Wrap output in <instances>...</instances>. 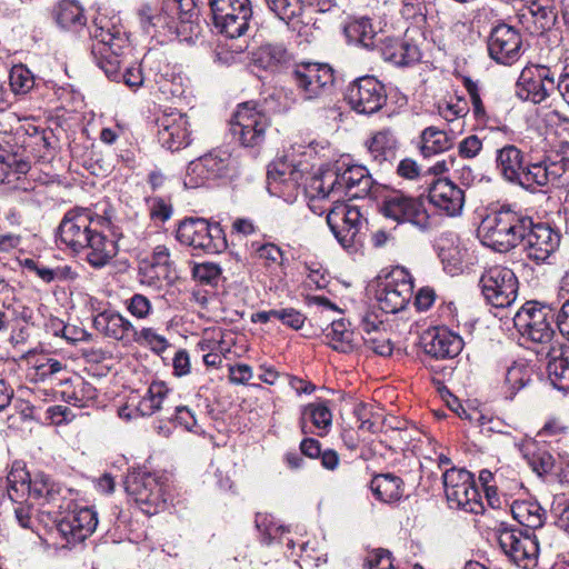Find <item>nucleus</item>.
Returning <instances> with one entry per match:
<instances>
[{"instance_id":"f257e3e1","label":"nucleus","mask_w":569,"mask_h":569,"mask_svg":"<svg viewBox=\"0 0 569 569\" xmlns=\"http://www.w3.org/2000/svg\"><path fill=\"white\" fill-rule=\"evenodd\" d=\"M496 170L508 182L530 188L569 187V142L562 141L543 160L526 164L523 151L507 143L496 150Z\"/></svg>"},{"instance_id":"f03ea898","label":"nucleus","mask_w":569,"mask_h":569,"mask_svg":"<svg viewBox=\"0 0 569 569\" xmlns=\"http://www.w3.org/2000/svg\"><path fill=\"white\" fill-rule=\"evenodd\" d=\"M531 226V218L510 208H502L488 214L478 232L481 242L498 252L513 249Z\"/></svg>"},{"instance_id":"7ed1b4c3","label":"nucleus","mask_w":569,"mask_h":569,"mask_svg":"<svg viewBox=\"0 0 569 569\" xmlns=\"http://www.w3.org/2000/svg\"><path fill=\"white\" fill-rule=\"evenodd\" d=\"M7 493L13 499L32 498L41 506L60 508L62 486L43 472H38L31 478L23 466L14 462L7 476Z\"/></svg>"},{"instance_id":"20e7f679","label":"nucleus","mask_w":569,"mask_h":569,"mask_svg":"<svg viewBox=\"0 0 569 569\" xmlns=\"http://www.w3.org/2000/svg\"><path fill=\"white\" fill-rule=\"evenodd\" d=\"M555 322L557 323V315L553 309L537 301L526 302L513 317V323L519 333L540 346L537 350L538 356L548 351V347L561 346L553 340Z\"/></svg>"},{"instance_id":"39448f33","label":"nucleus","mask_w":569,"mask_h":569,"mask_svg":"<svg viewBox=\"0 0 569 569\" xmlns=\"http://www.w3.org/2000/svg\"><path fill=\"white\" fill-rule=\"evenodd\" d=\"M96 227L107 228L113 236L118 234V227L112 222L111 217L93 216L86 208L69 210L59 224L58 234L61 242L72 251L81 252Z\"/></svg>"},{"instance_id":"423d86ee","label":"nucleus","mask_w":569,"mask_h":569,"mask_svg":"<svg viewBox=\"0 0 569 569\" xmlns=\"http://www.w3.org/2000/svg\"><path fill=\"white\" fill-rule=\"evenodd\" d=\"M232 139L244 148H256L264 142L271 121L254 102L240 104L230 120Z\"/></svg>"},{"instance_id":"0eeeda50","label":"nucleus","mask_w":569,"mask_h":569,"mask_svg":"<svg viewBox=\"0 0 569 569\" xmlns=\"http://www.w3.org/2000/svg\"><path fill=\"white\" fill-rule=\"evenodd\" d=\"M176 237L180 243L206 254L219 253L227 248L221 226L219 223H210L202 218H188L181 221Z\"/></svg>"},{"instance_id":"6e6552de","label":"nucleus","mask_w":569,"mask_h":569,"mask_svg":"<svg viewBox=\"0 0 569 569\" xmlns=\"http://www.w3.org/2000/svg\"><path fill=\"white\" fill-rule=\"evenodd\" d=\"M291 80L302 100L316 101L329 94L335 77L329 64L303 61L293 67Z\"/></svg>"},{"instance_id":"1a4fd4ad","label":"nucleus","mask_w":569,"mask_h":569,"mask_svg":"<svg viewBox=\"0 0 569 569\" xmlns=\"http://www.w3.org/2000/svg\"><path fill=\"white\" fill-rule=\"evenodd\" d=\"M481 295L495 308L511 306L518 295V280L513 271L496 264L483 270L479 279Z\"/></svg>"},{"instance_id":"9d476101","label":"nucleus","mask_w":569,"mask_h":569,"mask_svg":"<svg viewBox=\"0 0 569 569\" xmlns=\"http://www.w3.org/2000/svg\"><path fill=\"white\" fill-rule=\"evenodd\" d=\"M445 493L450 508L481 513L483 503L472 475L465 469L450 468L443 476Z\"/></svg>"},{"instance_id":"9b49d317","label":"nucleus","mask_w":569,"mask_h":569,"mask_svg":"<svg viewBox=\"0 0 569 569\" xmlns=\"http://www.w3.org/2000/svg\"><path fill=\"white\" fill-rule=\"evenodd\" d=\"M126 492L148 515L157 513L164 503L162 477L142 470L130 471L124 479Z\"/></svg>"},{"instance_id":"f8f14e48","label":"nucleus","mask_w":569,"mask_h":569,"mask_svg":"<svg viewBox=\"0 0 569 569\" xmlns=\"http://www.w3.org/2000/svg\"><path fill=\"white\" fill-rule=\"evenodd\" d=\"M413 281L403 267L393 268L378 286L376 299L383 313H397L405 309L412 297Z\"/></svg>"},{"instance_id":"ddd939ff","label":"nucleus","mask_w":569,"mask_h":569,"mask_svg":"<svg viewBox=\"0 0 569 569\" xmlns=\"http://www.w3.org/2000/svg\"><path fill=\"white\" fill-rule=\"evenodd\" d=\"M214 27L228 38L246 33L252 18L250 0H209Z\"/></svg>"},{"instance_id":"4468645a","label":"nucleus","mask_w":569,"mask_h":569,"mask_svg":"<svg viewBox=\"0 0 569 569\" xmlns=\"http://www.w3.org/2000/svg\"><path fill=\"white\" fill-rule=\"evenodd\" d=\"M557 72L546 64L526 66L516 82V94L535 104L545 102L556 90Z\"/></svg>"},{"instance_id":"2eb2a0df","label":"nucleus","mask_w":569,"mask_h":569,"mask_svg":"<svg viewBox=\"0 0 569 569\" xmlns=\"http://www.w3.org/2000/svg\"><path fill=\"white\" fill-rule=\"evenodd\" d=\"M382 214L397 223H409L419 230L430 227V216L421 197H411L402 192L386 196L381 203Z\"/></svg>"},{"instance_id":"dca6fc26","label":"nucleus","mask_w":569,"mask_h":569,"mask_svg":"<svg viewBox=\"0 0 569 569\" xmlns=\"http://www.w3.org/2000/svg\"><path fill=\"white\" fill-rule=\"evenodd\" d=\"M92 37L91 54L97 66L109 79L118 81L120 78L119 56L123 43L120 31L116 28L110 29L102 24H96Z\"/></svg>"},{"instance_id":"f3484780","label":"nucleus","mask_w":569,"mask_h":569,"mask_svg":"<svg viewBox=\"0 0 569 569\" xmlns=\"http://www.w3.org/2000/svg\"><path fill=\"white\" fill-rule=\"evenodd\" d=\"M346 99L356 112L373 114L386 104L387 91L376 77L365 76L348 86Z\"/></svg>"},{"instance_id":"a211bd4d","label":"nucleus","mask_w":569,"mask_h":569,"mask_svg":"<svg viewBox=\"0 0 569 569\" xmlns=\"http://www.w3.org/2000/svg\"><path fill=\"white\" fill-rule=\"evenodd\" d=\"M367 220L358 207L339 200L327 214V223L343 248H350L365 227Z\"/></svg>"},{"instance_id":"6ab92c4d","label":"nucleus","mask_w":569,"mask_h":569,"mask_svg":"<svg viewBox=\"0 0 569 569\" xmlns=\"http://www.w3.org/2000/svg\"><path fill=\"white\" fill-rule=\"evenodd\" d=\"M502 551L518 566L523 569L536 565L539 546L537 537L521 530L505 529L498 537Z\"/></svg>"},{"instance_id":"aec40b11","label":"nucleus","mask_w":569,"mask_h":569,"mask_svg":"<svg viewBox=\"0 0 569 569\" xmlns=\"http://www.w3.org/2000/svg\"><path fill=\"white\" fill-rule=\"evenodd\" d=\"M523 251L529 260L545 263L557 251L560 244V234L545 223H533L526 230L520 240Z\"/></svg>"},{"instance_id":"412c9836","label":"nucleus","mask_w":569,"mask_h":569,"mask_svg":"<svg viewBox=\"0 0 569 569\" xmlns=\"http://www.w3.org/2000/svg\"><path fill=\"white\" fill-rule=\"evenodd\" d=\"M522 38L516 28L500 23L492 28L488 38L489 56L498 63L511 66L521 56Z\"/></svg>"},{"instance_id":"4be33fe9","label":"nucleus","mask_w":569,"mask_h":569,"mask_svg":"<svg viewBox=\"0 0 569 569\" xmlns=\"http://www.w3.org/2000/svg\"><path fill=\"white\" fill-rule=\"evenodd\" d=\"M158 141L170 150L179 151L191 142L189 117L177 110L164 112L157 119Z\"/></svg>"},{"instance_id":"5701e85b","label":"nucleus","mask_w":569,"mask_h":569,"mask_svg":"<svg viewBox=\"0 0 569 569\" xmlns=\"http://www.w3.org/2000/svg\"><path fill=\"white\" fill-rule=\"evenodd\" d=\"M429 202L442 214L457 217L465 206V191L449 179H437L428 188Z\"/></svg>"},{"instance_id":"b1692460","label":"nucleus","mask_w":569,"mask_h":569,"mask_svg":"<svg viewBox=\"0 0 569 569\" xmlns=\"http://www.w3.org/2000/svg\"><path fill=\"white\" fill-rule=\"evenodd\" d=\"M97 525V512L86 507L67 515L57 522L56 527L67 543L76 545L91 536Z\"/></svg>"},{"instance_id":"393cba45","label":"nucleus","mask_w":569,"mask_h":569,"mask_svg":"<svg viewBox=\"0 0 569 569\" xmlns=\"http://www.w3.org/2000/svg\"><path fill=\"white\" fill-rule=\"evenodd\" d=\"M121 232L118 229V234L113 236L107 228L96 227L84 243L86 258L90 266L94 268H102L108 264L118 253V239Z\"/></svg>"},{"instance_id":"a878e982","label":"nucleus","mask_w":569,"mask_h":569,"mask_svg":"<svg viewBox=\"0 0 569 569\" xmlns=\"http://www.w3.org/2000/svg\"><path fill=\"white\" fill-rule=\"evenodd\" d=\"M422 346L425 352L436 359H452L461 352L463 341L447 329H436L422 337Z\"/></svg>"},{"instance_id":"bb28decb","label":"nucleus","mask_w":569,"mask_h":569,"mask_svg":"<svg viewBox=\"0 0 569 569\" xmlns=\"http://www.w3.org/2000/svg\"><path fill=\"white\" fill-rule=\"evenodd\" d=\"M93 326L103 336L120 341L124 347L131 346L136 327L120 312L102 311L94 317Z\"/></svg>"},{"instance_id":"cd10ccee","label":"nucleus","mask_w":569,"mask_h":569,"mask_svg":"<svg viewBox=\"0 0 569 569\" xmlns=\"http://www.w3.org/2000/svg\"><path fill=\"white\" fill-rule=\"evenodd\" d=\"M366 147L371 161L378 167H383L396 160L400 143L391 129L383 128L367 140Z\"/></svg>"},{"instance_id":"c85d7f7f","label":"nucleus","mask_w":569,"mask_h":569,"mask_svg":"<svg viewBox=\"0 0 569 569\" xmlns=\"http://www.w3.org/2000/svg\"><path fill=\"white\" fill-rule=\"evenodd\" d=\"M339 187L341 191V200L345 197L349 198H363L366 197L373 184V180L363 166L353 164L346 168L343 171H337Z\"/></svg>"},{"instance_id":"c756f323","label":"nucleus","mask_w":569,"mask_h":569,"mask_svg":"<svg viewBox=\"0 0 569 569\" xmlns=\"http://www.w3.org/2000/svg\"><path fill=\"white\" fill-rule=\"evenodd\" d=\"M291 59V53L282 43H264L251 53L252 64L271 73L287 68Z\"/></svg>"},{"instance_id":"7c9ffc66","label":"nucleus","mask_w":569,"mask_h":569,"mask_svg":"<svg viewBox=\"0 0 569 569\" xmlns=\"http://www.w3.org/2000/svg\"><path fill=\"white\" fill-rule=\"evenodd\" d=\"M540 359L547 360V371L550 385L557 389V391H569V366L561 346L548 347Z\"/></svg>"},{"instance_id":"2f4dec72","label":"nucleus","mask_w":569,"mask_h":569,"mask_svg":"<svg viewBox=\"0 0 569 569\" xmlns=\"http://www.w3.org/2000/svg\"><path fill=\"white\" fill-rule=\"evenodd\" d=\"M343 32L351 43L360 44L363 48H373L377 46V32L373 29L371 20L367 17L350 19L345 24Z\"/></svg>"},{"instance_id":"473e14b6","label":"nucleus","mask_w":569,"mask_h":569,"mask_svg":"<svg viewBox=\"0 0 569 569\" xmlns=\"http://www.w3.org/2000/svg\"><path fill=\"white\" fill-rule=\"evenodd\" d=\"M202 159L210 179L232 178L238 173L237 160L226 150H213Z\"/></svg>"},{"instance_id":"72a5a7b5","label":"nucleus","mask_w":569,"mask_h":569,"mask_svg":"<svg viewBox=\"0 0 569 569\" xmlns=\"http://www.w3.org/2000/svg\"><path fill=\"white\" fill-rule=\"evenodd\" d=\"M308 192L311 198L328 199L332 203L341 200L337 171L328 170L320 176H315L308 184Z\"/></svg>"},{"instance_id":"f704fd0d","label":"nucleus","mask_w":569,"mask_h":569,"mask_svg":"<svg viewBox=\"0 0 569 569\" xmlns=\"http://www.w3.org/2000/svg\"><path fill=\"white\" fill-rule=\"evenodd\" d=\"M327 343L336 351L348 353L355 348L353 332L343 319H335L325 330Z\"/></svg>"},{"instance_id":"c9c22d12","label":"nucleus","mask_w":569,"mask_h":569,"mask_svg":"<svg viewBox=\"0 0 569 569\" xmlns=\"http://www.w3.org/2000/svg\"><path fill=\"white\" fill-rule=\"evenodd\" d=\"M259 378L269 386L291 391H316V386L310 381L292 377L288 373H281L273 368H261Z\"/></svg>"},{"instance_id":"e433bc0d","label":"nucleus","mask_w":569,"mask_h":569,"mask_svg":"<svg viewBox=\"0 0 569 569\" xmlns=\"http://www.w3.org/2000/svg\"><path fill=\"white\" fill-rule=\"evenodd\" d=\"M402 480L393 475H378L370 482V489L377 499L382 502L398 501L402 493Z\"/></svg>"},{"instance_id":"4c0bfd02","label":"nucleus","mask_w":569,"mask_h":569,"mask_svg":"<svg viewBox=\"0 0 569 569\" xmlns=\"http://www.w3.org/2000/svg\"><path fill=\"white\" fill-rule=\"evenodd\" d=\"M511 512L513 518L528 529L541 528L546 519V511L536 501H516Z\"/></svg>"},{"instance_id":"58836bf2","label":"nucleus","mask_w":569,"mask_h":569,"mask_svg":"<svg viewBox=\"0 0 569 569\" xmlns=\"http://www.w3.org/2000/svg\"><path fill=\"white\" fill-rule=\"evenodd\" d=\"M56 20L63 29L78 30L86 24L83 9L74 0H61L56 9Z\"/></svg>"},{"instance_id":"ea45409f","label":"nucleus","mask_w":569,"mask_h":569,"mask_svg":"<svg viewBox=\"0 0 569 569\" xmlns=\"http://www.w3.org/2000/svg\"><path fill=\"white\" fill-rule=\"evenodd\" d=\"M420 139V152L425 158L440 154L449 150L452 146L448 134L435 127L426 128Z\"/></svg>"},{"instance_id":"a19ab883","label":"nucleus","mask_w":569,"mask_h":569,"mask_svg":"<svg viewBox=\"0 0 569 569\" xmlns=\"http://www.w3.org/2000/svg\"><path fill=\"white\" fill-rule=\"evenodd\" d=\"M386 60L397 66H408L419 58L416 46L409 44L401 40H392L382 49Z\"/></svg>"},{"instance_id":"79ce46f5","label":"nucleus","mask_w":569,"mask_h":569,"mask_svg":"<svg viewBox=\"0 0 569 569\" xmlns=\"http://www.w3.org/2000/svg\"><path fill=\"white\" fill-rule=\"evenodd\" d=\"M267 176L269 190H271L272 186L278 182L297 184L301 172L287 159H278L269 164Z\"/></svg>"},{"instance_id":"37998d69","label":"nucleus","mask_w":569,"mask_h":569,"mask_svg":"<svg viewBox=\"0 0 569 569\" xmlns=\"http://www.w3.org/2000/svg\"><path fill=\"white\" fill-rule=\"evenodd\" d=\"M164 395L166 393H144L140 396L138 393L136 397H131L129 399L130 402L119 410V415L120 417L130 418L131 413L127 412V410L132 406L140 416H151L160 408Z\"/></svg>"},{"instance_id":"c03bdc74","label":"nucleus","mask_w":569,"mask_h":569,"mask_svg":"<svg viewBox=\"0 0 569 569\" xmlns=\"http://www.w3.org/2000/svg\"><path fill=\"white\" fill-rule=\"evenodd\" d=\"M132 343L148 348L157 355H162L170 346L168 339L159 335L151 327H144L141 330H137L136 328L131 339V345Z\"/></svg>"},{"instance_id":"a18cd8bd","label":"nucleus","mask_w":569,"mask_h":569,"mask_svg":"<svg viewBox=\"0 0 569 569\" xmlns=\"http://www.w3.org/2000/svg\"><path fill=\"white\" fill-rule=\"evenodd\" d=\"M529 11L535 18L537 28L541 31L551 29L557 21L556 8L549 0L532 1Z\"/></svg>"},{"instance_id":"49530a36","label":"nucleus","mask_w":569,"mask_h":569,"mask_svg":"<svg viewBox=\"0 0 569 569\" xmlns=\"http://www.w3.org/2000/svg\"><path fill=\"white\" fill-rule=\"evenodd\" d=\"M310 420L317 429H327L332 421V415L323 403H311L303 409L301 429L307 433V421Z\"/></svg>"},{"instance_id":"de8ad7c7","label":"nucleus","mask_w":569,"mask_h":569,"mask_svg":"<svg viewBox=\"0 0 569 569\" xmlns=\"http://www.w3.org/2000/svg\"><path fill=\"white\" fill-rule=\"evenodd\" d=\"M9 79L10 87L16 94H26L34 86L32 72L23 64L13 66Z\"/></svg>"},{"instance_id":"09e8293b","label":"nucleus","mask_w":569,"mask_h":569,"mask_svg":"<svg viewBox=\"0 0 569 569\" xmlns=\"http://www.w3.org/2000/svg\"><path fill=\"white\" fill-rule=\"evenodd\" d=\"M268 8L281 20L290 21L300 16L303 0H266Z\"/></svg>"},{"instance_id":"8fccbe9b","label":"nucleus","mask_w":569,"mask_h":569,"mask_svg":"<svg viewBox=\"0 0 569 569\" xmlns=\"http://www.w3.org/2000/svg\"><path fill=\"white\" fill-rule=\"evenodd\" d=\"M206 169L202 157L190 161L183 179L184 187L196 189L203 186L208 180H211Z\"/></svg>"},{"instance_id":"3c124183","label":"nucleus","mask_w":569,"mask_h":569,"mask_svg":"<svg viewBox=\"0 0 569 569\" xmlns=\"http://www.w3.org/2000/svg\"><path fill=\"white\" fill-rule=\"evenodd\" d=\"M9 499L13 505L12 511L17 523L23 529L33 530L36 519L32 505L28 501L29 498L13 499V497H9Z\"/></svg>"},{"instance_id":"603ef678","label":"nucleus","mask_w":569,"mask_h":569,"mask_svg":"<svg viewBox=\"0 0 569 569\" xmlns=\"http://www.w3.org/2000/svg\"><path fill=\"white\" fill-rule=\"evenodd\" d=\"M362 339L366 347L378 356L388 357L392 353L393 346L386 330L368 332Z\"/></svg>"},{"instance_id":"864d4df0","label":"nucleus","mask_w":569,"mask_h":569,"mask_svg":"<svg viewBox=\"0 0 569 569\" xmlns=\"http://www.w3.org/2000/svg\"><path fill=\"white\" fill-rule=\"evenodd\" d=\"M532 371L523 366H512L507 370L506 383L511 391L531 387Z\"/></svg>"},{"instance_id":"5fc2aeb1","label":"nucleus","mask_w":569,"mask_h":569,"mask_svg":"<svg viewBox=\"0 0 569 569\" xmlns=\"http://www.w3.org/2000/svg\"><path fill=\"white\" fill-rule=\"evenodd\" d=\"M138 17L143 31L148 34L162 21V14L156 6L142 4L138 10Z\"/></svg>"},{"instance_id":"6e6d98bb","label":"nucleus","mask_w":569,"mask_h":569,"mask_svg":"<svg viewBox=\"0 0 569 569\" xmlns=\"http://www.w3.org/2000/svg\"><path fill=\"white\" fill-rule=\"evenodd\" d=\"M126 307L130 315L137 319H146L152 311L150 300L141 293H134L127 299Z\"/></svg>"},{"instance_id":"4d7b16f0","label":"nucleus","mask_w":569,"mask_h":569,"mask_svg":"<svg viewBox=\"0 0 569 569\" xmlns=\"http://www.w3.org/2000/svg\"><path fill=\"white\" fill-rule=\"evenodd\" d=\"M439 114L447 121H453L465 117L468 112L467 102L462 99L453 101H441L438 104Z\"/></svg>"},{"instance_id":"13d9d810","label":"nucleus","mask_w":569,"mask_h":569,"mask_svg":"<svg viewBox=\"0 0 569 569\" xmlns=\"http://www.w3.org/2000/svg\"><path fill=\"white\" fill-rule=\"evenodd\" d=\"M367 569H395L391 553L385 549H377L368 553L365 560Z\"/></svg>"},{"instance_id":"bf43d9fd","label":"nucleus","mask_w":569,"mask_h":569,"mask_svg":"<svg viewBox=\"0 0 569 569\" xmlns=\"http://www.w3.org/2000/svg\"><path fill=\"white\" fill-rule=\"evenodd\" d=\"M483 148L482 140L477 134H470L458 143V154L462 159H473Z\"/></svg>"},{"instance_id":"052dcab7","label":"nucleus","mask_w":569,"mask_h":569,"mask_svg":"<svg viewBox=\"0 0 569 569\" xmlns=\"http://www.w3.org/2000/svg\"><path fill=\"white\" fill-rule=\"evenodd\" d=\"M274 320L280 321L284 326L299 330L305 323V316L293 308L276 309Z\"/></svg>"},{"instance_id":"680f3d73","label":"nucleus","mask_w":569,"mask_h":569,"mask_svg":"<svg viewBox=\"0 0 569 569\" xmlns=\"http://www.w3.org/2000/svg\"><path fill=\"white\" fill-rule=\"evenodd\" d=\"M531 469L539 476L549 473L553 468V458L547 451H538L527 457Z\"/></svg>"},{"instance_id":"e2e57ef3","label":"nucleus","mask_w":569,"mask_h":569,"mask_svg":"<svg viewBox=\"0 0 569 569\" xmlns=\"http://www.w3.org/2000/svg\"><path fill=\"white\" fill-rule=\"evenodd\" d=\"M425 3L422 0H407L401 9V14L412 20L417 26L426 22Z\"/></svg>"},{"instance_id":"0e129e2a","label":"nucleus","mask_w":569,"mask_h":569,"mask_svg":"<svg viewBox=\"0 0 569 569\" xmlns=\"http://www.w3.org/2000/svg\"><path fill=\"white\" fill-rule=\"evenodd\" d=\"M220 267L212 262L196 264L192 269V276L202 283H211L220 276Z\"/></svg>"},{"instance_id":"69168bd1","label":"nucleus","mask_w":569,"mask_h":569,"mask_svg":"<svg viewBox=\"0 0 569 569\" xmlns=\"http://www.w3.org/2000/svg\"><path fill=\"white\" fill-rule=\"evenodd\" d=\"M383 312L378 313L373 310L366 311L360 321V328L363 336L368 332L383 331L385 330Z\"/></svg>"},{"instance_id":"338daca9","label":"nucleus","mask_w":569,"mask_h":569,"mask_svg":"<svg viewBox=\"0 0 569 569\" xmlns=\"http://www.w3.org/2000/svg\"><path fill=\"white\" fill-rule=\"evenodd\" d=\"M149 263L159 268L164 277H169L172 267L169 249L166 246H157Z\"/></svg>"},{"instance_id":"774afa93","label":"nucleus","mask_w":569,"mask_h":569,"mask_svg":"<svg viewBox=\"0 0 569 569\" xmlns=\"http://www.w3.org/2000/svg\"><path fill=\"white\" fill-rule=\"evenodd\" d=\"M139 274L141 277L140 278L141 283L150 286V287H159V286H161V281L163 279L169 278V277H164L163 272L159 268H157L150 263H146L144 266H141L139 269Z\"/></svg>"}]
</instances>
